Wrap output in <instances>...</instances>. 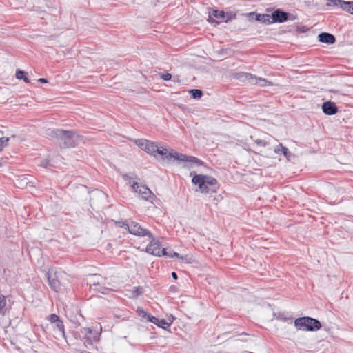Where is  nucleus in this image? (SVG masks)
Returning a JSON list of instances; mask_svg holds the SVG:
<instances>
[{"label":"nucleus","instance_id":"nucleus-1","mask_svg":"<svg viewBox=\"0 0 353 353\" xmlns=\"http://www.w3.org/2000/svg\"><path fill=\"white\" fill-rule=\"evenodd\" d=\"M47 134L57 139L60 143H63L66 148H74L77 145V135L72 130H63L59 129H48Z\"/></svg>","mask_w":353,"mask_h":353},{"label":"nucleus","instance_id":"nucleus-2","mask_svg":"<svg viewBox=\"0 0 353 353\" xmlns=\"http://www.w3.org/2000/svg\"><path fill=\"white\" fill-rule=\"evenodd\" d=\"M294 323L296 330L302 331H314L321 327V323L319 320L309 316L297 318Z\"/></svg>","mask_w":353,"mask_h":353},{"label":"nucleus","instance_id":"nucleus-3","mask_svg":"<svg viewBox=\"0 0 353 353\" xmlns=\"http://www.w3.org/2000/svg\"><path fill=\"white\" fill-rule=\"evenodd\" d=\"M123 228L127 229L128 232L134 235L139 236H148L149 238H152V234L147 229L143 228L138 223L134 221H126L123 223Z\"/></svg>","mask_w":353,"mask_h":353},{"label":"nucleus","instance_id":"nucleus-4","mask_svg":"<svg viewBox=\"0 0 353 353\" xmlns=\"http://www.w3.org/2000/svg\"><path fill=\"white\" fill-rule=\"evenodd\" d=\"M237 79L248 81L249 83L252 85H259L260 86H265L267 85H272V83L268 81L266 79L257 77L250 73L246 72H239L235 74Z\"/></svg>","mask_w":353,"mask_h":353},{"label":"nucleus","instance_id":"nucleus-5","mask_svg":"<svg viewBox=\"0 0 353 353\" xmlns=\"http://www.w3.org/2000/svg\"><path fill=\"white\" fill-rule=\"evenodd\" d=\"M297 19V16L292 13L287 12L283 10L278 8L272 13L271 22L283 23L287 21H294Z\"/></svg>","mask_w":353,"mask_h":353},{"label":"nucleus","instance_id":"nucleus-6","mask_svg":"<svg viewBox=\"0 0 353 353\" xmlns=\"http://www.w3.org/2000/svg\"><path fill=\"white\" fill-rule=\"evenodd\" d=\"M135 143L141 150L147 153L154 157L157 156L159 148L157 143L143 139H137Z\"/></svg>","mask_w":353,"mask_h":353},{"label":"nucleus","instance_id":"nucleus-7","mask_svg":"<svg viewBox=\"0 0 353 353\" xmlns=\"http://www.w3.org/2000/svg\"><path fill=\"white\" fill-rule=\"evenodd\" d=\"M132 188L136 192H138L143 199L152 202V199L155 196L147 186L141 185L137 182H134L132 185Z\"/></svg>","mask_w":353,"mask_h":353},{"label":"nucleus","instance_id":"nucleus-8","mask_svg":"<svg viewBox=\"0 0 353 353\" xmlns=\"http://www.w3.org/2000/svg\"><path fill=\"white\" fill-rule=\"evenodd\" d=\"M192 183H194L195 185H198L199 188V190L202 192V193H205V194H208V193H214L216 191H215V188H210L208 187H205V175H202V174H196L193 178H192Z\"/></svg>","mask_w":353,"mask_h":353},{"label":"nucleus","instance_id":"nucleus-9","mask_svg":"<svg viewBox=\"0 0 353 353\" xmlns=\"http://www.w3.org/2000/svg\"><path fill=\"white\" fill-rule=\"evenodd\" d=\"M151 241L146 247V252L157 256H163V248H160V244L158 241H156L152 236Z\"/></svg>","mask_w":353,"mask_h":353},{"label":"nucleus","instance_id":"nucleus-10","mask_svg":"<svg viewBox=\"0 0 353 353\" xmlns=\"http://www.w3.org/2000/svg\"><path fill=\"white\" fill-rule=\"evenodd\" d=\"M157 154L161 155L163 160H165L168 162H170L172 160H173V161L176 160V156H177L176 154H181V153H179L172 150L170 152L166 148H164L163 147H159V151L157 152Z\"/></svg>","mask_w":353,"mask_h":353},{"label":"nucleus","instance_id":"nucleus-11","mask_svg":"<svg viewBox=\"0 0 353 353\" xmlns=\"http://www.w3.org/2000/svg\"><path fill=\"white\" fill-rule=\"evenodd\" d=\"M47 278L48 280L49 285L55 291H58L60 289L61 281L59 280L58 272H48L47 273Z\"/></svg>","mask_w":353,"mask_h":353},{"label":"nucleus","instance_id":"nucleus-12","mask_svg":"<svg viewBox=\"0 0 353 353\" xmlns=\"http://www.w3.org/2000/svg\"><path fill=\"white\" fill-rule=\"evenodd\" d=\"M48 320L52 325L53 329H57L59 331H64V325L62 321L55 314L48 316Z\"/></svg>","mask_w":353,"mask_h":353},{"label":"nucleus","instance_id":"nucleus-13","mask_svg":"<svg viewBox=\"0 0 353 353\" xmlns=\"http://www.w3.org/2000/svg\"><path fill=\"white\" fill-rule=\"evenodd\" d=\"M323 113L327 115H334L338 112V108L332 101H325L322 104Z\"/></svg>","mask_w":353,"mask_h":353},{"label":"nucleus","instance_id":"nucleus-14","mask_svg":"<svg viewBox=\"0 0 353 353\" xmlns=\"http://www.w3.org/2000/svg\"><path fill=\"white\" fill-rule=\"evenodd\" d=\"M319 41L327 44H333L336 39L333 34L328 32H321L318 36Z\"/></svg>","mask_w":353,"mask_h":353},{"label":"nucleus","instance_id":"nucleus-15","mask_svg":"<svg viewBox=\"0 0 353 353\" xmlns=\"http://www.w3.org/2000/svg\"><path fill=\"white\" fill-rule=\"evenodd\" d=\"M213 17L218 18V19H223L225 17V12L223 10L219 11L218 10H212V12L210 13L209 18H208V21L211 23H215L218 24L219 22H217L213 18Z\"/></svg>","mask_w":353,"mask_h":353},{"label":"nucleus","instance_id":"nucleus-16","mask_svg":"<svg viewBox=\"0 0 353 353\" xmlns=\"http://www.w3.org/2000/svg\"><path fill=\"white\" fill-rule=\"evenodd\" d=\"M176 161H183V162H190L199 165L201 163V161L196 157L192 156H187L185 154H176Z\"/></svg>","mask_w":353,"mask_h":353},{"label":"nucleus","instance_id":"nucleus-17","mask_svg":"<svg viewBox=\"0 0 353 353\" xmlns=\"http://www.w3.org/2000/svg\"><path fill=\"white\" fill-rule=\"evenodd\" d=\"M348 3L343 0H328L326 3V6L328 7L340 8L344 10L346 8Z\"/></svg>","mask_w":353,"mask_h":353},{"label":"nucleus","instance_id":"nucleus-18","mask_svg":"<svg viewBox=\"0 0 353 353\" xmlns=\"http://www.w3.org/2000/svg\"><path fill=\"white\" fill-rule=\"evenodd\" d=\"M174 318L172 315H170L168 317L167 319H159V322H157V326L160 328H162L163 330H167L170 325L173 322Z\"/></svg>","mask_w":353,"mask_h":353},{"label":"nucleus","instance_id":"nucleus-19","mask_svg":"<svg viewBox=\"0 0 353 353\" xmlns=\"http://www.w3.org/2000/svg\"><path fill=\"white\" fill-rule=\"evenodd\" d=\"M255 20L268 25L273 23L272 22H271L272 14H256Z\"/></svg>","mask_w":353,"mask_h":353},{"label":"nucleus","instance_id":"nucleus-20","mask_svg":"<svg viewBox=\"0 0 353 353\" xmlns=\"http://www.w3.org/2000/svg\"><path fill=\"white\" fill-rule=\"evenodd\" d=\"M274 152L279 154H283L287 158H288L291 154L288 149L286 147L283 146L281 143H280L279 145L276 146V148H275Z\"/></svg>","mask_w":353,"mask_h":353},{"label":"nucleus","instance_id":"nucleus-21","mask_svg":"<svg viewBox=\"0 0 353 353\" xmlns=\"http://www.w3.org/2000/svg\"><path fill=\"white\" fill-rule=\"evenodd\" d=\"M205 187H208V185L214 186L216 185L217 181L213 177L205 175Z\"/></svg>","mask_w":353,"mask_h":353},{"label":"nucleus","instance_id":"nucleus-22","mask_svg":"<svg viewBox=\"0 0 353 353\" xmlns=\"http://www.w3.org/2000/svg\"><path fill=\"white\" fill-rule=\"evenodd\" d=\"M143 292H144V289L143 287H141V286L134 287L132 290V296L133 298H137L139 295L142 294Z\"/></svg>","mask_w":353,"mask_h":353},{"label":"nucleus","instance_id":"nucleus-23","mask_svg":"<svg viewBox=\"0 0 353 353\" xmlns=\"http://www.w3.org/2000/svg\"><path fill=\"white\" fill-rule=\"evenodd\" d=\"M26 73L23 70H17L16 77L18 79H23L26 83H29L30 79L26 76Z\"/></svg>","mask_w":353,"mask_h":353},{"label":"nucleus","instance_id":"nucleus-24","mask_svg":"<svg viewBox=\"0 0 353 353\" xmlns=\"http://www.w3.org/2000/svg\"><path fill=\"white\" fill-rule=\"evenodd\" d=\"M190 93L194 99H199L203 95L202 91L199 89H192L190 90Z\"/></svg>","mask_w":353,"mask_h":353},{"label":"nucleus","instance_id":"nucleus-25","mask_svg":"<svg viewBox=\"0 0 353 353\" xmlns=\"http://www.w3.org/2000/svg\"><path fill=\"white\" fill-rule=\"evenodd\" d=\"M163 256H165L168 258H172L174 256L180 258L179 254L177 252H173V251H170V254H168V252H167L166 249H165V248H163Z\"/></svg>","mask_w":353,"mask_h":353},{"label":"nucleus","instance_id":"nucleus-26","mask_svg":"<svg viewBox=\"0 0 353 353\" xmlns=\"http://www.w3.org/2000/svg\"><path fill=\"white\" fill-rule=\"evenodd\" d=\"M6 304V298L4 296H0V314L4 313V307Z\"/></svg>","mask_w":353,"mask_h":353},{"label":"nucleus","instance_id":"nucleus-27","mask_svg":"<svg viewBox=\"0 0 353 353\" xmlns=\"http://www.w3.org/2000/svg\"><path fill=\"white\" fill-rule=\"evenodd\" d=\"M9 141L8 137H1L0 138V152L3 150V148L7 145V143Z\"/></svg>","mask_w":353,"mask_h":353},{"label":"nucleus","instance_id":"nucleus-28","mask_svg":"<svg viewBox=\"0 0 353 353\" xmlns=\"http://www.w3.org/2000/svg\"><path fill=\"white\" fill-rule=\"evenodd\" d=\"M137 312L139 314V316H141V317H143V318H145L147 319V318L148 317V316H150V314H149L148 312H145L143 309L142 308H138L137 309Z\"/></svg>","mask_w":353,"mask_h":353},{"label":"nucleus","instance_id":"nucleus-29","mask_svg":"<svg viewBox=\"0 0 353 353\" xmlns=\"http://www.w3.org/2000/svg\"><path fill=\"white\" fill-rule=\"evenodd\" d=\"M348 3L346 8H344V10L350 12L353 14V1H346Z\"/></svg>","mask_w":353,"mask_h":353},{"label":"nucleus","instance_id":"nucleus-30","mask_svg":"<svg viewBox=\"0 0 353 353\" xmlns=\"http://www.w3.org/2000/svg\"><path fill=\"white\" fill-rule=\"evenodd\" d=\"M147 320L155 325H157V322H159V319L154 316H152L151 314H150V316H148V317L147 318Z\"/></svg>","mask_w":353,"mask_h":353},{"label":"nucleus","instance_id":"nucleus-31","mask_svg":"<svg viewBox=\"0 0 353 353\" xmlns=\"http://www.w3.org/2000/svg\"><path fill=\"white\" fill-rule=\"evenodd\" d=\"M225 16H227V19L225 21V22H228L229 21L236 18V14L232 12L225 13Z\"/></svg>","mask_w":353,"mask_h":353},{"label":"nucleus","instance_id":"nucleus-32","mask_svg":"<svg viewBox=\"0 0 353 353\" xmlns=\"http://www.w3.org/2000/svg\"><path fill=\"white\" fill-rule=\"evenodd\" d=\"M39 166L47 168L50 165L49 161L48 159L42 160L39 164Z\"/></svg>","mask_w":353,"mask_h":353},{"label":"nucleus","instance_id":"nucleus-33","mask_svg":"<svg viewBox=\"0 0 353 353\" xmlns=\"http://www.w3.org/2000/svg\"><path fill=\"white\" fill-rule=\"evenodd\" d=\"M161 77L164 80V81H169L172 79V74H170V73H164V74H162Z\"/></svg>","mask_w":353,"mask_h":353},{"label":"nucleus","instance_id":"nucleus-34","mask_svg":"<svg viewBox=\"0 0 353 353\" xmlns=\"http://www.w3.org/2000/svg\"><path fill=\"white\" fill-rule=\"evenodd\" d=\"M254 142L261 146L265 147L267 145V142H265L264 140L257 139L254 140Z\"/></svg>","mask_w":353,"mask_h":353},{"label":"nucleus","instance_id":"nucleus-35","mask_svg":"<svg viewBox=\"0 0 353 353\" xmlns=\"http://www.w3.org/2000/svg\"><path fill=\"white\" fill-rule=\"evenodd\" d=\"M179 259H181V260H185V261H188V263L190 262V259L188 257V255L180 256Z\"/></svg>","mask_w":353,"mask_h":353},{"label":"nucleus","instance_id":"nucleus-36","mask_svg":"<svg viewBox=\"0 0 353 353\" xmlns=\"http://www.w3.org/2000/svg\"><path fill=\"white\" fill-rule=\"evenodd\" d=\"M38 81L41 83H48V80L46 79H45V78H40V79H39Z\"/></svg>","mask_w":353,"mask_h":353},{"label":"nucleus","instance_id":"nucleus-37","mask_svg":"<svg viewBox=\"0 0 353 353\" xmlns=\"http://www.w3.org/2000/svg\"><path fill=\"white\" fill-rule=\"evenodd\" d=\"M123 177L125 181L130 180L132 179V177L129 174H124Z\"/></svg>","mask_w":353,"mask_h":353},{"label":"nucleus","instance_id":"nucleus-38","mask_svg":"<svg viewBox=\"0 0 353 353\" xmlns=\"http://www.w3.org/2000/svg\"><path fill=\"white\" fill-rule=\"evenodd\" d=\"M172 277H173V279H175V280H176V279H177V277H178V276H177L176 273V272H172Z\"/></svg>","mask_w":353,"mask_h":353},{"label":"nucleus","instance_id":"nucleus-39","mask_svg":"<svg viewBox=\"0 0 353 353\" xmlns=\"http://www.w3.org/2000/svg\"><path fill=\"white\" fill-rule=\"evenodd\" d=\"M285 320L288 322V323H290L291 324L292 323V318H286Z\"/></svg>","mask_w":353,"mask_h":353},{"label":"nucleus","instance_id":"nucleus-40","mask_svg":"<svg viewBox=\"0 0 353 353\" xmlns=\"http://www.w3.org/2000/svg\"><path fill=\"white\" fill-rule=\"evenodd\" d=\"M85 339H86V340L88 341V344H92V342H91V341L89 339V337H88V336H85Z\"/></svg>","mask_w":353,"mask_h":353},{"label":"nucleus","instance_id":"nucleus-41","mask_svg":"<svg viewBox=\"0 0 353 353\" xmlns=\"http://www.w3.org/2000/svg\"><path fill=\"white\" fill-rule=\"evenodd\" d=\"M88 333H89V334H92L93 332H88ZM94 334H96V335H97V337H99V334H100L101 332H94Z\"/></svg>","mask_w":353,"mask_h":353},{"label":"nucleus","instance_id":"nucleus-42","mask_svg":"<svg viewBox=\"0 0 353 353\" xmlns=\"http://www.w3.org/2000/svg\"><path fill=\"white\" fill-rule=\"evenodd\" d=\"M100 332H102V327L101 325H100Z\"/></svg>","mask_w":353,"mask_h":353},{"label":"nucleus","instance_id":"nucleus-43","mask_svg":"<svg viewBox=\"0 0 353 353\" xmlns=\"http://www.w3.org/2000/svg\"><path fill=\"white\" fill-rule=\"evenodd\" d=\"M62 335L64 336L65 332H61Z\"/></svg>","mask_w":353,"mask_h":353},{"label":"nucleus","instance_id":"nucleus-44","mask_svg":"<svg viewBox=\"0 0 353 353\" xmlns=\"http://www.w3.org/2000/svg\"><path fill=\"white\" fill-rule=\"evenodd\" d=\"M88 331L91 332V331H92V330L89 328V329L88 330Z\"/></svg>","mask_w":353,"mask_h":353}]
</instances>
